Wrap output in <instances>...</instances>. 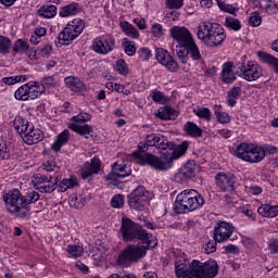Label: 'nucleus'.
Masks as SVG:
<instances>
[{
	"label": "nucleus",
	"mask_w": 278,
	"mask_h": 278,
	"mask_svg": "<svg viewBox=\"0 0 278 278\" xmlns=\"http://www.w3.org/2000/svg\"><path fill=\"white\" fill-rule=\"evenodd\" d=\"M169 35L178 42L176 46V54L181 64H188L189 60L192 62H203V54L194 40L192 33L185 26H173L169 29Z\"/></svg>",
	"instance_id": "nucleus-1"
},
{
	"label": "nucleus",
	"mask_w": 278,
	"mask_h": 278,
	"mask_svg": "<svg viewBox=\"0 0 278 278\" xmlns=\"http://www.w3.org/2000/svg\"><path fill=\"white\" fill-rule=\"evenodd\" d=\"M39 200L40 193L36 191H28L26 195H23L18 189H12L2 193V201L9 214L23 220H29L31 216V206L29 204L36 203Z\"/></svg>",
	"instance_id": "nucleus-2"
},
{
	"label": "nucleus",
	"mask_w": 278,
	"mask_h": 278,
	"mask_svg": "<svg viewBox=\"0 0 278 278\" xmlns=\"http://www.w3.org/2000/svg\"><path fill=\"white\" fill-rule=\"evenodd\" d=\"M119 232L124 242H142V244H147V249L157 247V240L153 238V235L148 233L140 224L135 223L129 217H122Z\"/></svg>",
	"instance_id": "nucleus-3"
},
{
	"label": "nucleus",
	"mask_w": 278,
	"mask_h": 278,
	"mask_svg": "<svg viewBox=\"0 0 278 278\" xmlns=\"http://www.w3.org/2000/svg\"><path fill=\"white\" fill-rule=\"evenodd\" d=\"M205 205V198L194 189L181 191L175 200L174 211L176 214H188L201 210Z\"/></svg>",
	"instance_id": "nucleus-4"
},
{
	"label": "nucleus",
	"mask_w": 278,
	"mask_h": 278,
	"mask_svg": "<svg viewBox=\"0 0 278 278\" xmlns=\"http://www.w3.org/2000/svg\"><path fill=\"white\" fill-rule=\"evenodd\" d=\"M197 36L203 45L214 49L225 42L227 35L218 23L203 22L199 25Z\"/></svg>",
	"instance_id": "nucleus-5"
},
{
	"label": "nucleus",
	"mask_w": 278,
	"mask_h": 278,
	"mask_svg": "<svg viewBox=\"0 0 278 278\" xmlns=\"http://www.w3.org/2000/svg\"><path fill=\"white\" fill-rule=\"evenodd\" d=\"M235 155L243 162H249L250 164H257L264 160V148L255 146L253 143L242 142L237 146L235 150Z\"/></svg>",
	"instance_id": "nucleus-6"
},
{
	"label": "nucleus",
	"mask_w": 278,
	"mask_h": 278,
	"mask_svg": "<svg viewBox=\"0 0 278 278\" xmlns=\"http://www.w3.org/2000/svg\"><path fill=\"white\" fill-rule=\"evenodd\" d=\"M132 155L137 157V160H140L142 164H148L153 170H159L160 173L173 167V155H162L159 157L151 153L140 152H134Z\"/></svg>",
	"instance_id": "nucleus-7"
},
{
	"label": "nucleus",
	"mask_w": 278,
	"mask_h": 278,
	"mask_svg": "<svg viewBox=\"0 0 278 278\" xmlns=\"http://www.w3.org/2000/svg\"><path fill=\"white\" fill-rule=\"evenodd\" d=\"M86 28V22L81 18H74L59 34V45L68 46L73 40L79 38L81 31Z\"/></svg>",
	"instance_id": "nucleus-8"
},
{
	"label": "nucleus",
	"mask_w": 278,
	"mask_h": 278,
	"mask_svg": "<svg viewBox=\"0 0 278 278\" xmlns=\"http://www.w3.org/2000/svg\"><path fill=\"white\" fill-rule=\"evenodd\" d=\"M191 273L197 278H214L218 275V263L214 260L191 262Z\"/></svg>",
	"instance_id": "nucleus-9"
},
{
	"label": "nucleus",
	"mask_w": 278,
	"mask_h": 278,
	"mask_svg": "<svg viewBox=\"0 0 278 278\" xmlns=\"http://www.w3.org/2000/svg\"><path fill=\"white\" fill-rule=\"evenodd\" d=\"M147 245H128L118 256V264L125 266V264H134V262H140L144 255H147Z\"/></svg>",
	"instance_id": "nucleus-10"
},
{
	"label": "nucleus",
	"mask_w": 278,
	"mask_h": 278,
	"mask_svg": "<svg viewBox=\"0 0 278 278\" xmlns=\"http://www.w3.org/2000/svg\"><path fill=\"white\" fill-rule=\"evenodd\" d=\"M36 81H29L21 86L14 93L17 101H34L42 94V87H36Z\"/></svg>",
	"instance_id": "nucleus-11"
},
{
	"label": "nucleus",
	"mask_w": 278,
	"mask_h": 278,
	"mask_svg": "<svg viewBox=\"0 0 278 278\" xmlns=\"http://www.w3.org/2000/svg\"><path fill=\"white\" fill-rule=\"evenodd\" d=\"M149 199H151V192L139 186L128 195V205L132 210L142 211V207L149 203Z\"/></svg>",
	"instance_id": "nucleus-12"
},
{
	"label": "nucleus",
	"mask_w": 278,
	"mask_h": 278,
	"mask_svg": "<svg viewBox=\"0 0 278 278\" xmlns=\"http://www.w3.org/2000/svg\"><path fill=\"white\" fill-rule=\"evenodd\" d=\"M238 68L241 73V77L245 79V81H257V79L264 75L262 65L255 61L242 63L238 66Z\"/></svg>",
	"instance_id": "nucleus-13"
},
{
	"label": "nucleus",
	"mask_w": 278,
	"mask_h": 278,
	"mask_svg": "<svg viewBox=\"0 0 278 278\" xmlns=\"http://www.w3.org/2000/svg\"><path fill=\"white\" fill-rule=\"evenodd\" d=\"M34 188L38 190V192L51 194V192H55V188L58 186V178L53 176H45V175H37L34 180Z\"/></svg>",
	"instance_id": "nucleus-14"
},
{
	"label": "nucleus",
	"mask_w": 278,
	"mask_h": 278,
	"mask_svg": "<svg viewBox=\"0 0 278 278\" xmlns=\"http://www.w3.org/2000/svg\"><path fill=\"white\" fill-rule=\"evenodd\" d=\"M129 175H131V169L125 163L115 162L112 165V172L105 176V181H109L112 186H116L118 179H125Z\"/></svg>",
	"instance_id": "nucleus-15"
},
{
	"label": "nucleus",
	"mask_w": 278,
	"mask_h": 278,
	"mask_svg": "<svg viewBox=\"0 0 278 278\" xmlns=\"http://www.w3.org/2000/svg\"><path fill=\"white\" fill-rule=\"evenodd\" d=\"M115 45L116 41L114 40V37L110 35H104L93 40L92 49L96 53H99L100 55H108L110 51H114Z\"/></svg>",
	"instance_id": "nucleus-16"
},
{
	"label": "nucleus",
	"mask_w": 278,
	"mask_h": 278,
	"mask_svg": "<svg viewBox=\"0 0 278 278\" xmlns=\"http://www.w3.org/2000/svg\"><path fill=\"white\" fill-rule=\"evenodd\" d=\"M215 181L223 192H233L236 190V175L231 173L219 172L215 175Z\"/></svg>",
	"instance_id": "nucleus-17"
},
{
	"label": "nucleus",
	"mask_w": 278,
	"mask_h": 278,
	"mask_svg": "<svg viewBox=\"0 0 278 278\" xmlns=\"http://www.w3.org/2000/svg\"><path fill=\"white\" fill-rule=\"evenodd\" d=\"M236 231V227L231 223L220 222L214 229V240L216 242H227Z\"/></svg>",
	"instance_id": "nucleus-18"
},
{
	"label": "nucleus",
	"mask_w": 278,
	"mask_h": 278,
	"mask_svg": "<svg viewBox=\"0 0 278 278\" xmlns=\"http://www.w3.org/2000/svg\"><path fill=\"white\" fill-rule=\"evenodd\" d=\"M155 58L157 62L162 64V66H165V68L169 71V73H177V71H179V64L177 61H175V59H173L168 51L157 48L155 50Z\"/></svg>",
	"instance_id": "nucleus-19"
},
{
	"label": "nucleus",
	"mask_w": 278,
	"mask_h": 278,
	"mask_svg": "<svg viewBox=\"0 0 278 278\" xmlns=\"http://www.w3.org/2000/svg\"><path fill=\"white\" fill-rule=\"evenodd\" d=\"M197 175V165L192 163L185 164L174 176L175 181L177 184H186L192 177Z\"/></svg>",
	"instance_id": "nucleus-20"
},
{
	"label": "nucleus",
	"mask_w": 278,
	"mask_h": 278,
	"mask_svg": "<svg viewBox=\"0 0 278 278\" xmlns=\"http://www.w3.org/2000/svg\"><path fill=\"white\" fill-rule=\"evenodd\" d=\"M254 8L261 9L264 14L275 16L278 13V3L275 0H249Z\"/></svg>",
	"instance_id": "nucleus-21"
},
{
	"label": "nucleus",
	"mask_w": 278,
	"mask_h": 278,
	"mask_svg": "<svg viewBox=\"0 0 278 278\" xmlns=\"http://www.w3.org/2000/svg\"><path fill=\"white\" fill-rule=\"evenodd\" d=\"M42 138H45V134L42 130L34 127V124L22 135V139L26 144H38V142L42 141Z\"/></svg>",
	"instance_id": "nucleus-22"
},
{
	"label": "nucleus",
	"mask_w": 278,
	"mask_h": 278,
	"mask_svg": "<svg viewBox=\"0 0 278 278\" xmlns=\"http://www.w3.org/2000/svg\"><path fill=\"white\" fill-rule=\"evenodd\" d=\"M175 273L177 278H194V275H192V264L188 265L186 260L175 262Z\"/></svg>",
	"instance_id": "nucleus-23"
},
{
	"label": "nucleus",
	"mask_w": 278,
	"mask_h": 278,
	"mask_svg": "<svg viewBox=\"0 0 278 278\" xmlns=\"http://www.w3.org/2000/svg\"><path fill=\"white\" fill-rule=\"evenodd\" d=\"M101 170V162L98 159H92L90 163H85L84 167L80 169V176L83 179H88L92 175H97Z\"/></svg>",
	"instance_id": "nucleus-24"
},
{
	"label": "nucleus",
	"mask_w": 278,
	"mask_h": 278,
	"mask_svg": "<svg viewBox=\"0 0 278 278\" xmlns=\"http://www.w3.org/2000/svg\"><path fill=\"white\" fill-rule=\"evenodd\" d=\"M256 55H257L260 62H262L263 64H267L268 66H271V68H274L275 73H277V75H278V59H277V56H275L268 52H264V51H257Z\"/></svg>",
	"instance_id": "nucleus-25"
},
{
	"label": "nucleus",
	"mask_w": 278,
	"mask_h": 278,
	"mask_svg": "<svg viewBox=\"0 0 278 278\" xmlns=\"http://www.w3.org/2000/svg\"><path fill=\"white\" fill-rule=\"evenodd\" d=\"M64 84L72 92H83V90H86V85L75 76L66 77Z\"/></svg>",
	"instance_id": "nucleus-26"
},
{
	"label": "nucleus",
	"mask_w": 278,
	"mask_h": 278,
	"mask_svg": "<svg viewBox=\"0 0 278 278\" xmlns=\"http://www.w3.org/2000/svg\"><path fill=\"white\" fill-rule=\"evenodd\" d=\"M222 80L224 84H233L236 81V73H233V64L231 62L223 65Z\"/></svg>",
	"instance_id": "nucleus-27"
},
{
	"label": "nucleus",
	"mask_w": 278,
	"mask_h": 278,
	"mask_svg": "<svg viewBox=\"0 0 278 278\" xmlns=\"http://www.w3.org/2000/svg\"><path fill=\"white\" fill-rule=\"evenodd\" d=\"M155 116L161 118V121H175L179 116V113L170 106H163L157 110Z\"/></svg>",
	"instance_id": "nucleus-28"
},
{
	"label": "nucleus",
	"mask_w": 278,
	"mask_h": 278,
	"mask_svg": "<svg viewBox=\"0 0 278 278\" xmlns=\"http://www.w3.org/2000/svg\"><path fill=\"white\" fill-rule=\"evenodd\" d=\"M161 134H151L146 137L144 142L139 143V153H147L149 151V147H156L157 141L160 140Z\"/></svg>",
	"instance_id": "nucleus-29"
},
{
	"label": "nucleus",
	"mask_w": 278,
	"mask_h": 278,
	"mask_svg": "<svg viewBox=\"0 0 278 278\" xmlns=\"http://www.w3.org/2000/svg\"><path fill=\"white\" fill-rule=\"evenodd\" d=\"M81 11V9L79 8V3L76 2H72L67 5H64L60 9V16H62V18H66L68 16H75L77 14H79V12Z\"/></svg>",
	"instance_id": "nucleus-30"
},
{
	"label": "nucleus",
	"mask_w": 278,
	"mask_h": 278,
	"mask_svg": "<svg viewBox=\"0 0 278 278\" xmlns=\"http://www.w3.org/2000/svg\"><path fill=\"white\" fill-rule=\"evenodd\" d=\"M257 212L263 218H276L278 216V205L263 204L257 208Z\"/></svg>",
	"instance_id": "nucleus-31"
},
{
	"label": "nucleus",
	"mask_w": 278,
	"mask_h": 278,
	"mask_svg": "<svg viewBox=\"0 0 278 278\" xmlns=\"http://www.w3.org/2000/svg\"><path fill=\"white\" fill-rule=\"evenodd\" d=\"M182 129L187 136H190V138H201V136H203V129L193 122H187Z\"/></svg>",
	"instance_id": "nucleus-32"
},
{
	"label": "nucleus",
	"mask_w": 278,
	"mask_h": 278,
	"mask_svg": "<svg viewBox=\"0 0 278 278\" xmlns=\"http://www.w3.org/2000/svg\"><path fill=\"white\" fill-rule=\"evenodd\" d=\"M30 125L31 123H29V121L21 116H16L13 122L14 129L17 131V134H21L22 137L25 136Z\"/></svg>",
	"instance_id": "nucleus-33"
},
{
	"label": "nucleus",
	"mask_w": 278,
	"mask_h": 278,
	"mask_svg": "<svg viewBox=\"0 0 278 278\" xmlns=\"http://www.w3.org/2000/svg\"><path fill=\"white\" fill-rule=\"evenodd\" d=\"M71 137V131L68 129L63 130L58 137L56 140L52 143L51 149L52 151H60L62 149L63 144H66L68 142V138Z\"/></svg>",
	"instance_id": "nucleus-34"
},
{
	"label": "nucleus",
	"mask_w": 278,
	"mask_h": 278,
	"mask_svg": "<svg viewBox=\"0 0 278 278\" xmlns=\"http://www.w3.org/2000/svg\"><path fill=\"white\" fill-rule=\"evenodd\" d=\"M68 129L79 134V136H90L92 134V127L88 124H68Z\"/></svg>",
	"instance_id": "nucleus-35"
},
{
	"label": "nucleus",
	"mask_w": 278,
	"mask_h": 278,
	"mask_svg": "<svg viewBox=\"0 0 278 278\" xmlns=\"http://www.w3.org/2000/svg\"><path fill=\"white\" fill-rule=\"evenodd\" d=\"M77 186H79V182L77 181L76 176H71L70 178H65L59 184V188L61 192H66V190L77 188Z\"/></svg>",
	"instance_id": "nucleus-36"
},
{
	"label": "nucleus",
	"mask_w": 278,
	"mask_h": 278,
	"mask_svg": "<svg viewBox=\"0 0 278 278\" xmlns=\"http://www.w3.org/2000/svg\"><path fill=\"white\" fill-rule=\"evenodd\" d=\"M38 16H41L42 18H53L58 14V7L51 4L47 7H41L37 11Z\"/></svg>",
	"instance_id": "nucleus-37"
},
{
	"label": "nucleus",
	"mask_w": 278,
	"mask_h": 278,
	"mask_svg": "<svg viewBox=\"0 0 278 278\" xmlns=\"http://www.w3.org/2000/svg\"><path fill=\"white\" fill-rule=\"evenodd\" d=\"M240 94H242V88L240 87H233L231 90L228 91L227 103L229 108L236 106L237 100L240 99Z\"/></svg>",
	"instance_id": "nucleus-38"
},
{
	"label": "nucleus",
	"mask_w": 278,
	"mask_h": 278,
	"mask_svg": "<svg viewBox=\"0 0 278 278\" xmlns=\"http://www.w3.org/2000/svg\"><path fill=\"white\" fill-rule=\"evenodd\" d=\"M67 257L77 260L84 255V247L77 244H70L66 248Z\"/></svg>",
	"instance_id": "nucleus-39"
},
{
	"label": "nucleus",
	"mask_w": 278,
	"mask_h": 278,
	"mask_svg": "<svg viewBox=\"0 0 278 278\" xmlns=\"http://www.w3.org/2000/svg\"><path fill=\"white\" fill-rule=\"evenodd\" d=\"M188 147H190V142H188V141H182L176 148H175V144H173V149L169 150L173 153V155H172L173 160H177V159L181 157V155H186V151H188Z\"/></svg>",
	"instance_id": "nucleus-40"
},
{
	"label": "nucleus",
	"mask_w": 278,
	"mask_h": 278,
	"mask_svg": "<svg viewBox=\"0 0 278 278\" xmlns=\"http://www.w3.org/2000/svg\"><path fill=\"white\" fill-rule=\"evenodd\" d=\"M55 86H58V80L53 76L45 77L41 83L36 81V87L42 88V94L47 88H55Z\"/></svg>",
	"instance_id": "nucleus-41"
},
{
	"label": "nucleus",
	"mask_w": 278,
	"mask_h": 278,
	"mask_svg": "<svg viewBox=\"0 0 278 278\" xmlns=\"http://www.w3.org/2000/svg\"><path fill=\"white\" fill-rule=\"evenodd\" d=\"M119 25L124 34H126V36H129V38H140V33H138V29H136V27H134V25H131L130 23L122 22Z\"/></svg>",
	"instance_id": "nucleus-42"
},
{
	"label": "nucleus",
	"mask_w": 278,
	"mask_h": 278,
	"mask_svg": "<svg viewBox=\"0 0 278 278\" xmlns=\"http://www.w3.org/2000/svg\"><path fill=\"white\" fill-rule=\"evenodd\" d=\"M222 105H214L215 116L222 125H227L231 123V116H229L226 112H222Z\"/></svg>",
	"instance_id": "nucleus-43"
},
{
	"label": "nucleus",
	"mask_w": 278,
	"mask_h": 278,
	"mask_svg": "<svg viewBox=\"0 0 278 278\" xmlns=\"http://www.w3.org/2000/svg\"><path fill=\"white\" fill-rule=\"evenodd\" d=\"M68 203L71 207H75V210H81L86 205V198L84 195H71L68 199Z\"/></svg>",
	"instance_id": "nucleus-44"
},
{
	"label": "nucleus",
	"mask_w": 278,
	"mask_h": 278,
	"mask_svg": "<svg viewBox=\"0 0 278 278\" xmlns=\"http://www.w3.org/2000/svg\"><path fill=\"white\" fill-rule=\"evenodd\" d=\"M156 149H161L162 151H173V142H169L164 135H161L156 141Z\"/></svg>",
	"instance_id": "nucleus-45"
},
{
	"label": "nucleus",
	"mask_w": 278,
	"mask_h": 278,
	"mask_svg": "<svg viewBox=\"0 0 278 278\" xmlns=\"http://www.w3.org/2000/svg\"><path fill=\"white\" fill-rule=\"evenodd\" d=\"M92 118V116H90V114L88 113H80L77 114L76 116H73L70 119V125H84V123H88V121H90Z\"/></svg>",
	"instance_id": "nucleus-46"
},
{
	"label": "nucleus",
	"mask_w": 278,
	"mask_h": 278,
	"mask_svg": "<svg viewBox=\"0 0 278 278\" xmlns=\"http://www.w3.org/2000/svg\"><path fill=\"white\" fill-rule=\"evenodd\" d=\"M193 114L199 118H203L204 121H210L212 118V112L207 108L197 106L193 109Z\"/></svg>",
	"instance_id": "nucleus-47"
},
{
	"label": "nucleus",
	"mask_w": 278,
	"mask_h": 278,
	"mask_svg": "<svg viewBox=\"0 0 278 278\" xmlns=\"http://www.w3.org/2000/svg\"><path fill=\"white\" fill-rule=\"evenodd\" d=\"M225 25L228 29H232L233 31H240V29H242V24L239 20L231 16L226 17Z\"/></svg>",
	"instance_id": "nucleus-48"
},
{
	"label": "nucleus",
	"mask_w": 278,
	"mask_h": 278,
	"mask_svg": "<svg viewBox=\"0 0 278 278\" xmlns=\"http://www.w3.org/2000/svg\"><path fill=\"white\" fill-rule=\"evenodd\" d=\"M126 55H136V42L129 41V39L124 38L122 42Z\"/></svg>",
	"instance_id": "nucleus-49"
},
{
	"label": "nucleus",
	"mask_w": 278,
	"mask_h": 278,
	"mask_svg": "<svg viewBox=\"0 0 278 278\" xmlns=\"http://www.w3.org/2000/svg\"><path fill=\"white\" fill-rule=\"evenodd\" d=\"M52 51H53V48L49 45H46L42 48L35 50V58L36 60H38V58H49Z\"/></svg>",
	"instance_id": "nucleus-50"
},
{
	"label": "nucleus",
	"mask_w": 278,
	"mask_h": 278,
	"mask_svg": "<svg viewBox=\"0 0 278 278\" xmlns=\"http://www.w3.org/2000/svg\"><path fill=\"white\" fill-rule=\"evenodd\" d=\"M27 49H29V43H27V41H24L23 39H17L13 47V51L15 53H25Z\"/></svg>",
	"instance_id": "nucleus-51"
},
{
	"label": "nucleus",
	"mask_w": 278,
	"mask_h": 278,
	"mask_svg": "<svg viewBox=\"0 0 278 278\" xmlns=\"http://www.w3.org/2000/svg\"><path fill=\"white\" fill-rule=\"evenodd\" d=\"M12 41L8 37L0 36V53H10Z\"/></svg>",
	"instance_id": "nucleus-52"
},
{
	"label": "nucleus",
	"mask_w": 278,
	"mask_h": 278,
	"mask_svg": "<svg viewBox=\"0 0 278 278\" xmlns=\"http://www.w3.org/2000/svg\"><path fill=\"white\" fill-rule=\"evenodd\" d=\"M115 70L119 75L129 74V67L127 66V63L125 62V60H118L115 64Z\"/></svg>",
	"instance_id": "nucleus-53"
},
{
	"label": "nucleus",
	"mask_w": 278,
	"mask_h": 278,
	"mask_svg": "<svg viewBox=\"0 0 278 278\" xmlns=\"http://www.w3.org/2000/svg\"><path fill=\"white\" fill-rule=\"evenodd\" d=\"M0 160H10V147L3 140H0Z\"/></svg>",
	"instance_id": "nucleus-54"
},
{
	"label": "nucleus",
	"mask_w": 278,
	"mask_h": 278,
	"mask_svg": "<svg viewBox=\"0 0 278 278\" xmlns=\"http://www.w3.org/2000/svg\"><path fill=\"white\" fill-rule=\"evenodd\" d=\"M138 55H139V60H141V62H147L149 60H151L153 53L151 52V49L149 48H141L138 50Z\"/></svg>",
	"instance_id": "nucleus-55"
},
{
	"label": "nucleus",
	"mask_w": 278,
	"mask_h": 278,
	"mask_svg": "<svg viewBox=\"0 0 278 278\" xmlns=\"http://www.w3.org/2000/svg\"><path fill=\"white\" fill-rule=\"evenodd\" d=\"M151 34L154 38H162L164 36V26L162 24H153L151 26Z\"/></svg>",
	"instance_id": "nucleus-56"
},
{
	"label": "nucleus",
	"mask_w": 278,
	"mask_h": 278,
	"mask_svg": "<svg viewBox=\"0 0 278 278\" xmlns=\"http://www.w3.org/2000/svg\"><path fill=\"white\" fill-rule=\"evenodd\" d=\"M125 205V195L116 194L111 199V206L118 208Z\"/></svg>",
	"instance_id": "nucleus-57"
},
{
	"label": "nucleus",
	"mask_w": 278,
	"mask_h": 278,
	"mask_svg": "<svg viewBox=\"0 0 278 278\" xmlns=\"http://www.w3.org/2000/svg\"><path fill=\"white\" fill-rule=\"evenodd\" d=\"M249 25L260 27L262 25V15L257 12H253L249 18Z\"/></svg>",
	"instance_id": "nucleus-58"
},
{
	"label": "nucleus",
	"mask_w": 278,
	"mask_h": 278,
	"mask_svg": "<svg viewBox=\"0 0 278 278\" xmlns=\"http://www.w3.org/2000/svg\"><path fill=\"white\" fill-rule=\"evenodd\" d=\"M168 10H180L184 8V0H166Z\"/></svg>",
	"instance_id": "nucleus-59"
},
{
	"label": "nucleus",
	"mask_w": 278,
	"mask_h": 278,
	"mask_svg": "<svg viewBox=\"0 0 278 278\" xmlns=\"http://www.w3.org/2000/svg\"><path fill=\"white\" fill-rule=\"evenodd\" d=\"M217 242L216 239L214 240H208L205 245H204V251L205 253L210 254V253H215L216 251V247H217Z\"/></svg>",
	"instance_id": "nucleus-60"
},
{
	"label": "nucleus",
	"mask_w": 278,
	"mask_h": 278,
	"mask_svg": "<svg viewBox=\"0 0 278 278\" xmlns=\"http://www.w3.org/2000/svg\"><path fill=\"white\" fill-rule=\"evenodd\" d=\"M264 151V157H266V153H269V155H275L277 153L278 148L275 146L267 144L263 148Z\"/></svg>",
	"instance_id": "nucleus-61"
},
{
	"label": "nucleus",
	"mask_w": 278,
	"mask_h": 278,
	"mask_svg": "<svg viewBox=\"0 0 278 278\" xmlns=\"http://www.w3.org/2000/svg\"><path fill=\"white\" fill-rule=\"evenodd\" d=\"M151 97L155 103H160L164 100V93H162V91H152Z\"/></svg>",
	"instance_id": "nucleus-62"
},
{
	"label": "nucleus",
	"mask_w": 278,
	"mask_h": 278,
	"mask_svg": "<svg viewBox=\"0 0 278 278\" xmlns=\"http://www.w3.org/2000/svg\"><path fill=\"white\" fill-rule=\"evenodd\" d=\"M134 23L139 29H147V21L144 18L137 17L134 20Z\"/></svg>",
	"instance_id": "nucleus-63"
},
{
	"label": "nucleus",
	"mask_w": 278,
	"mask_h": 278,
	"mask_svg": "<svg viewBox=\"0 0 278 278\" xmlns=\"http://www.w3.org/2000/svg\"><path fill=\"white\" fill-rule=\"evenodd\" d=\"M43 170H47V173H53L55 170V163L53 161H47L43 163Z\"/></svg>",
	"instance_id": "nucleus-64"
}]
</instances>
